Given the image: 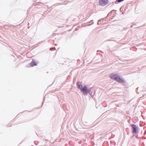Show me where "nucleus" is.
Wrapping results in <instances>:
<instances>
[{"mask_svg": "<svg viewBox=\"0 0 146 146\" xmlns=\"http://www.w3.org/2000/svg\"><path fill=\"white\" fill-rule=\"evenodd\" d=\"M57 45V44H54V45L55 46H56Z\"/></svg>", "mask_w": 146, "mask_h": 146, "instance_id": "12", "label": "nucleus"}, {"mask_svg": "<svg viewBox=\"0 0 146 146\" xmlns=\"http://www.w3.org/2000/svg\"><path fill=\"white\" fill-rule=\"evenodd\" d=\"M114 10H113L112 11L110 12L108 14V16H110L111 15V13H113V11H114Z\"/></svg>", "mask_w": 146, "mask_h": 146, "instance_id": "7", "label": "nucleus"}, {"mask_svg": "<svg viewBox=\"0 0 146 146\" xmlns=\"http://www.w3.org/2000/svg\"><path fill=\"white\" fill-rule=\"evenodd\" d=\"M93 20H91L90 22V23H92V24H93L94 23V22H93Z\"/></svg>", "mask_w": 146, "mask_h": 146, "instance_id": "10", "label": "nucleus"}, {"mask_svg": "<svg viewBox=\"0 0 146 146\" xmlns=\"http://www.w3.org/2000/svg\"><path fill=\"white\" fill-rule=\"evenodd\" d=\"M100 21V20H99L98 21V24H99L98 23H99V22Z\"/></svg>", "mask_w": 146, "mask_h": 146, "instance_id": "11", "label": "nucleus"}, {"mask_svg": "<svg viewBox=\"0 0 146 146\" xmlns=\"http://www.w3.org/2000/svg\"><path fill=\"white\" fill-rule=\"evenodd\" d=\"M109 77L111 79L116 81L119 83H124L125 82V80L120 78L118 74L112 73L110 75Z\"/></svg>", "mask_w": 146, "mask_h": 146, "instance_id": "1", "label": "nucleus"}, {"mask_svg": "<svg viewBox=\"0 0 146 146\" xmlns=\"http://www.w3.org/2000/svg\"><path fill=\"white\" fill-rule=\"evenodd\" d=\"M30 65L31 66H37V63L36 62L35 60V59H33L30 63Z\"/></svg>", "mask_w": 146, "mask_h": 146, "instance_id": "5", "label": "nucleus"}, {"mask_svg": "<svg viewBox=\"0 0 146 146\" xmlns=\"http://www.w3.org/2000/svg\"><path fill=\"white\" fill-rule=\"evenodd\" d=\"M108 3V0H99V4L102 6H105Z\"/></svg>", "mask_w": 146, "mask_h": 146, "instance_id": "4", "label": "nucleus"}, {"mask_svg": "<svg viewBox=\"0 0 146 146\" xmlns=\"http://www.w3.org/2000/svg\"><path fill=\"white\" fill-rule=\"evenodd\" d=\"M76 85L78 88L80 89L81 92H82L84 94L87 95L88 94V89L86 86L84 85L83 86L81 84V83L78 82Z\"/></svg>", "mask_w": 146, "mask_h": 146, "instance_id": "2", "label": "nucleus"}, {"mask_svg": "<svg viewBox=\"0 0 146 146\" xmlns=\"http://www.w3.org/2000/svg\"><path fill=\"white\" fill-rule=\"evenodd\" d=\"M124 0H117L116 1L118 2L119 3L123 1Z\"/></svg>", "mask_w": 146, "mask_h": 146, "instance_id": "8", "label": "nucleus"}, {"mask_svg": "<svg viewBox=\"0 0 146 146\" xmlns=\"http://www.w3.org/2000/svg\"><path fill=\"white\" fill-rule=\"evenodd\" d=\"M93 90L94 88H93L88 89V94L91 95L93 92Z\"/></svg>", "mask_w": 146, "mask_h": 146, "instance_id": "6", "label": "nucleus"}, {"mask_svg": "<svg viewBox=\"0 0 146 146\" xmlns=\"http://www.w3.org/2000/svg\"><path fill=\"white\" fill-rule=\"evenodd\" d=\"M53 49L54 50H56V48H55V47H54L53 48H50V50H52V49Z\"/></svg>", "mask_w": 146, "mask_h": 146, "instance_id": "9", "label": "nucleus"}, {"mask_svg": "<svg viewBox=\"0 0 146 146\" xmlns=\"http://www.w3.org/2000/svg\"><path fill=\"white\" fill-rule=\"evenodd\" d=\"M131 126L132 128V132L133 133H137L139 131V127L134 124H131Z\"/></svg>", "mask_w": 146, "mask_h": 146, "instance_id": "3", "label": "nucleus"}]
</instances>
